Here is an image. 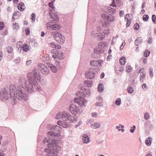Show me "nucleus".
<instances>
[{
    "label": "nucleus",
    "mask_w": 156,
    "mask_h": 156,
    "mask_svg": "<svg viewBox=\"0 0 156 156\" xmlns=\"http://www.w3.org/2000/svg\"><path fill=\"white\" fill-rule=\"evenodd\" d=\"M12 98L14 102L17 98L18 100L23 99L27 101L28 95L22 85L17 86V89L15 85L11 84L9 87L2 89L0 91V98L2 100L5 101Z\"/></svg>",
    "instance_id": "nucleus-1"
},
{
    "label": "nucleus",
    "mask_w": 156,
    "mask_h": 156,
    "mask_svg": "<svg viewBox=\"0 0 156 156\" xmlns=\"http://www.w3.org/2000/svg\"><path fill=\"white\" fill-rule=\"evenodd\" d=\"M37 68L33 69L32 72L28 73L27 78L28 80H29L28 84H26V87L29 88V90H33V85H36L37 83L40 80V73Z\"/></svg>",
    "instance_id": "nucleus-2"
},
{
    "label": "nucleus",
    "mask_w": 156,
    "mask_h": 156,
    "mask_svg": "<svg viewBox=\"0 0 156 156\" xmlns=\"http://www.w3.org/2000/svg\"><path fill=\"white\" fill-rule=\"evenodd\" d=\"M44 143L48 145V148L44 149V151L45 152H55L57 153L61 147L57 144V140L54 139L51 137H47L43 140Z\"/></svg>",
    "instance_id": "nucleus-3"
},
{
    "label": "nucleus",
    "mask_w": 156,
    "mask_h": 156,
    "mask_svg": "<svg viewBox=\"0 0 156 156\" xmlns=\"http://www.w3.org/2000/svg\"><path fill=\"white\" fill-rule=\"evenodd\" d=\"M49 14L52 20V22H49L47 23L46 26L47 29L51 31L60 29L61 28V26L59 25L54 23L58 20V16L53 14L52 12H50Z\"/></svg>",
    "instance_id": "nucleus-4"
},
{
    "label": "nucleus",
    "mask_w": 156,
    "mask_h": 156,
    "mask_svg": "<svg viewBox=\"0 0 156 156\" xmlns=\"http://www.w3.org/2000/svg\"><path fill=\"white\" fill-rule=\"evenodd\" d=\"M61 129V127L58 126H53L51 128V131L48 132V134L52 138L54 137L58 138L61 136L59 133Z\"/></svg>",
    "instance_id": "nucleus-5"
},
{
    "label": "nucleus",
    "mask_w": 156,
    "mask_h": 156,
    "mask_svg": "<svg viewBox=\"0 0 156 156\" xmlns=\"http://www.w3.org/2000/svg\"><path fill=\"white\" fill-rule=\"evenodd\" d=\"M27 80L28 81H27L26 78L23 76H22L20 77L18 80L19 85L18 86H19L20 85H22V87L24 88L25 90H26L28 93L31 94L34 91V88L33 86V90H29V88H28V87H27V88L26 84H28V82H29V80Z\"/></svg>",
    "instance_id": "nucleus-6"
},
{
    "label": "nucleus",
    "mask_w": 156,
    "mask_h": 156,
    "mask_svg": "<svg viewBox=\"0 0 156 156\" xmlns=\"http://www.w3.org/2000/svg\"><path fill=\"white\" fill-rule=\"evenodd\" d=\"M51 35L55 40L60 44H63L65 40V38L63 35L57 31L52 32Z\"/></svg>",
    "instance_id": "nucleus-7"
},
{
    "label": "nucleus",
    "mask_w": 156,
    "mask_h": 156,
    "mask_svg": "<svg viewBox=\"0 0 156 156\" xmlns=\"http://www.w3.org/2000/svg\"><path fill=\"white\" fill-rule=\"evenodd\" d=\"M107 45L108 44L104 41L100 42L98 44V47H96L94 48L95 52L99 53H103Z\"/></svg>",
    "instance_id": "nucleus-8"
},
{
    "label": "nucleus",
    "mask_w": 156,
    "mask_h": 156,
    "mask_svg": "<svg viewBox=\"0 0 156 156\" xmlns=\"http://www.w3.org/2000/svg\"><path fill=\"white\" fill-rule=\"evenodd\" d=\"M62 119L64 121L69 120L71 122L76 121L75 118L74 116L71 115L69 113L65 111L62 112Z\"/></svg>",
    "instance_id": "nucleus-9"
},
{
    "label": "nucleus",
    "mask_w": 156,
    "mask_h": 156,
    "mask_svg": "<svg viewBox=\"0 0 156 156\" xmlns=\"http://www.w3.org/2000/svg\"><path fill=\"white\" fill-rule=\"evenodd\" d=\"M37 67L43 74L47 75L48 74L49 70L48 67L44 64L41 63H39L37 65Z\"/></svg>",
    "instance_id": "nucleus-10"
},
{
    "label": "nucleus",
    "mask_w": 156,
    "mask_h": 156,
    "mask_svg": "<svg viewBox=\"0 0 156 156\" xmlns=\"http://www.w3.org/2000/svg\"><path fill=\"white\" fill-rule=\"evenodd\" d=\"M43 60L45 63L48 64V66L53 73H56L57 72V68L54 65L50 63H48V62L50 60L49 57L48 56H46V57L43 58Z\"/></svg>",
    "instance_id": "nucleus-11"
},
{
    "label": "nucleus",
    "mask_w": 156,
    "mask_h": 156,
    "mask_svg": "<svg viewBox=\"0 0 156 156\" xmlns=\"http://www.w3.org/2000/svg\"><path fill=\"white\" fill-rule=\"evenodd\" d=\"M80 99L77 98H75L74 100V102L77 103L81 107L85 106L87 102V100L82 97H80Z\"/></svg>",
    "instance_id": "nucleus-12"
},
{
    "label": "nucleus",
    "mask_w": 156,
    "mask_h": 156,
    "mask_svg": "<svg viewBox=\"0 0 156 156\" xmlns=\"http://www.w3.org/2000/svg\"><path fill=\"white\" fill-rule=\"evenodd\" d=\"M101 16L103 19L108 22H113L115 20L114 17L112 15L108 14L103 13L101 14Z\"/></svg>",
    "instance_id": "nucleus-13"
},
{
    "label": "nucleus",
    "mask_w": 156,
    "mask_h": 156,
    "mask_svg": "<svg viewBox=\"0 0 156 156\" xmlns=\"http://www.w3.org/2000/svg\"><path fill=\"white\" fill-rule=\"evenodd\" d=\"M144 67H142L138 72L140 74V81L141 83H143L145 80L146 72L144 70Z\"/></svg>",
    "instance_id": "nucleus-14"
},
{
    "label": "nucleus",
    "mask_w": 156,
    "mask_h": 156,
    "mask_svg": "<svg viewBox=\"0 0 156 156\" xmlns=\"http://www.w3.org/2000/svg\"><path fill=\"white\" fill-rule=\"evenodd\" d=\"M40 82L42 85L45 84L46 83V81L44 79H42L40 77V80L37 83V84L36 86L33 85V87L37 91H40L41 90V88L40 86L38 84V83Z\"/></svg>",
    "instance_id": "nucleus-15"
},
{
    "label": "nucleus",
    "mask_w": 156,
    "mask_h": 156,
    "mask_svg": "<svg viewBox=\"0 0 156 156\" xmlns=\"http://www.w3.org/2000/svg\"><path fill=\"white\" fill-rule=\"evenodd\" d=\"M82 93L81 94L84 97H88L90 96L91 94L90 90L89 89H86L84 87H82L80 89Z\"/></svg>",
    "instance_id": "nucleus-16"
},
{
    "label": "nucleus",
    "mask_w": 156,
    "mask_h": 156,
    "mask_svg": "<svg viewBox=\"0 0 156 156\" xmlns=\"http://www.w3.org/2000/svg\"><path fill=\"white\" fill-rule=\"evenodd\" d=\"M69 109L71 113L74 115L76 114L79 110L78 107L74 104L70 105Z\"/></svg>",
    "instance_id": "nucleus-17"
},
{
    "label": "nucleus",
    "mask_w": 156,
    "mask_h": 156,
    "mask_svg": "<svg viewBox=\"0 0 156 156\" xmlns=\"http://www.w3.org/2000/svg\"><path fill=\"white\" fill-rule=\"evenodd\" d=\"M91 34L92 35H95V36L97 37L100 40H102L105 37L104 33L102 32L95 33L94 31H92Z\"/></svg>",
    "instance_id": "nucleus-18"
},
{
    "label": "nucleus",
    "mask_w": 156,
    "mask_h": 156,
    "mask_svg": "<svg viewBox=\"0 0 156 156\" xmlns=\"http://www.w3.org/2000/svg\"><path fill=\"white\" fill-rule=\"evenodd\" d=\"M103 61L101 60H92L90 62V63L92 66H101Z\"/></svg>",
    "instance_id": "nucleus-19"
},
{
    "label": "nucleus",
    "mask_w": 156,
    "mask_h": 156,
    "mask_svg": "<svg viewBox=\"0 0 156 156\" xmlns=\"http://www.w3.org/2000/svg\"><path fill=\"white\" fill-rule=\"evenodd\" d=\"M82 139L83 143L87 144L90 142V139L88 136L86 134H83Z\"/></svg>",
    "instance_id": "nucleus-20"
},
{
    "label": "nucleus",
    "mask_w": 156,
    "mask_h": 156,
    "mask_svg": "<svg viewBox=\"0 0 156 156\" xmlns=\"http://www.w3.org/2000/svg\"><path fill=\"white\" fill-rule=\"evenodd\" d=\"M144 126L148 130H151L153 128V125L150 121H146L144 123Z\"/></svg>",
    "instance_id": "nucleus-21"
},
{
    "label": "nucleus",
    "mask_w": 156,
    "mask_h": 156,
    "mask_svg": "<svg viewBox=\"0 0 156 156\" xmlns=\"http://www.w3.org/2000/svg\"><path fill=\"white\" fill-rule=\"evenodd\" d=\"M57 124L62 127L64 128H66L68 126L69 123L66 122L62 121H58L57 122Z\"/></svg>",
    "instance_id": "nucleus-22"
},
{
    "label": "nucleus",
    "mask_w": 156,
    "mask_h": 156,
    "mask_svg": "<svg viewBox=\"0 0 156 156\" xmlns=\"http://www.w3.org/2000/svg\"><path fill=\"white\" fill-rule=\"evenodd\" d=\"M85 76L87 79H93L95 76V73L91 71L86 72Z\"/></svg>",
    "instance_id": "nucleus-23"
},
{
    "label": "nucleus",
    "mask_w": 156,
    "mask_h": 156,
    "mask_svg": "<svg viewBox=\"0 0 156 156\" xmlns=\"http://www.w3.org/2000/svg\"><path fill=\"white\" fill-rule=\"evenodd\" d=\"M125 20L127 22L126 23V26L128 27L129 26L131 20H130V14H127L125 17Z\"/></svg>",
    "instance_id": "nucleus-24"
},
{
    "label": "nucleus",
    "mask_w": 156,
    "mask_h": 156,
    "mask_svg": "<svg viewBox=\"0 0 156 156\" xmlns=\"http://www.w3.org/2000/svg\"><path fill=\"white\" fill-rule=\"evenodd\" d=\"M101 126V124L100 122H95L91 125V127L93 129H96L99 128Z\"/></svg>",
    "instance_id": "nucleus-25"
},
{
    "label": "nucleus",
    "mask_w": 156,
    "mask_h": 156,
    "mask_svg": "<svg viewBox=\"0 0 156 156\" xmlns=\"http://www.w3.org/2000/svg\"><path fill=\"white\" fill-rule=\"evenodd\" d=\"M29 44L32 46L34 47H36L38 44L36 41L33 39H30L29 41Z\"/></svg>",
    "instance_id": "nucleus-26"
},
{
    "label": "nucleus",
    "mask_w": 156,
    "mask_h": 156,
    "mask_svg": "<svg viewBox=\"0 0 156 156\" xmlns=\"http://www.w3.org/2000/svg\"><path fill=\"white\" fill-rule=\"evenodd\" d=\"M25 6L23 3L21 2L18 5V8L20 11H23L25 9Z\"/></svg>",
    "instance_id": "nucleus-27"
},
{
    "label": "nucleus",
    "mask_w": 156,
    "mask_h": 156,
    "mask_svg": "<svg viewBox=\"0 0 156 156\" xmlns=\"http://www.w3.org/2000/svg\"><path fill=\"white\" fill-rule=\"evenodd\" d=\"M142 40L141 37L137 38L135 41V44L136 46L140 45L142 43Z\"/></svg>",
    "instance_id": "nucleus-28"
},
{
    "label": "nucleus",
    "mask_w": 156,
    "mask_h": 156,
    "mask_svg": "<svg viewBox=\"0 0 156 156\" xmlns=\"http://www.w3.org/2000/svg\"><path fill=\"white\" fill-rule=\"evenodd\" d=\"M108 12L110 14H113L115 12V10L114 8L108 7L107 8Z\"/></svg>",
    "instance_id": "nucleus-29"
},
{
    "label": "nucleus",
    "mask_w": 156,
    "mask_h": 156,
    "mask_svg": "<svg viewBox=\"0 0 156 156\" xmlns=\"http://www.w3.org/2000/svg\"><path fill=\"white\" fill-rule=\"evenodd\" d=\"M98 89L99 92H103L104 89V86L101 83L99 84L98 86Z\"/></svg>",
    "instance_id": "nucleus-30"
},
{
    "label": "nucleus",
    "mask_w": 156,
    "mask_h": 156,
    "mask_svg": "<svg viewBox=\"0 0 156 156\" xmlns=\"http://www.w3.org/2000/svg\"><path fill=\"white\" fill-rule=\"evenodd\" d=\"M152 139L151 137H148L145 140V142L146 144L148 146H149L151 145Z\"/></svg>",
    "instance_id": "nucleus-31"
},
{
    "label": "nucleus",
    "mask_w": 156,
    "mask_h": 156,
    "mask_svg": "<svg viewBox=\"0 0 156 156\" xmlns=\"http://www.w3.org/2000/svg\"><path fill=\"white\" fill-rule=\"evenodd\" d=\"M29 50V48L28 45L26 44H24L23 46L22 47V50L25 51H27Z\"/></svg>",
    "instance_id": "nucleus-32"
},
{
    "label": "nucleus",
    "mask_w": 156,
    "mask_h": 156,
    "mask_svg": "<svg viewBox=\"0 0 156 156\" xmlns=\"http://www.w3.org/2000/svg\"><path fill=\"white\" fill-rule=\"evenodd\" d=\"M119 61L121 65H124L126 63V58L124 57H122L120 58Z\"/></svg>",
    "instance_id": "nucleus-33"
},
{
    "label": "nucleus",
    "mask_w": 156,
    "mask_h": 156,
    "mask_svg": "<svg viewBox=\"0 0 156 156\" xmlns=\"http://www.w3.org/2000/svg\"><path fill=\"white\" fill-rule=\"evenodd\" d=\"M94 53L92 55V57L93 58H99L100 57L99 54H100L101 53H95L94 51Z\"/></svg>",
    "instance_id": "nucleus-34"
},
{
    "label": "nucleus",
    "mask_w": 156,
    "mask_h": 156,
    "mask_svg": "<svg viewBox=\"0 0 156 156\" xmlns=\"http://www.w3.org/2000/svg\"><path fill=\"white\" fill-rule=\"evenodd\" d=\"M150 118V115L148 112H146L144 114V119L146 120H148Z\"/></svg>",
    "instance_id": "nucleus-35"
},
{
    "label": "nucleus",
    "mask_w": 156,
    "mask_h": 156,
    "mask_svg": "<svg viewBox=\"0 0 156 156\" xmlns=\"http://www.w3.org/2000/svg\"><path fill=\"white\" fill-rule=\"evenodd\" d=\"M48 154H47L46 156H58L57 153L55 152H47Z\"/></svg>",
    "instance_id": "nucleus-36"
},
{
    "label": "nucleus",
    "mask_w": 156,
    "mask_h": 156,
    "mask_svg": "<svg viewBox=\"0 0 156 156\" xmlns=\"http://www.w3.org/2000/svg\"><path fill=\"white\" fill-rule=\"evenodd\" d=\"M62 112L61 113V112H58L55 117V118L56 119H59L61 118L62 119Z\"/></svg>",
    "instance_id": "nucleus-37"
},
{
    "label": "nucleus",
    "mask_w": 156,
    "mask_h": 156,
    "mask_svg": "<svg viewBox=\"0 0 156 156\" xmlns=\"http://www.w3.org/2000/svg\"><path fill=\"white\" fill-rule=\"evenodd\" d=\"M121 100L120 98H117L115 100V104L119 106L121 104Z\"/></svg>",
    "instance_id": "nucleus-38"
},
{
    "label": "nucleus",
    "mask_w": 156,
    "mask_h": 156,
    "mask_svg": "<svg viewBox=\"0 0 156 156\" xmlns=\"http://www.w3.org/2000/svg\"><path fill=\"white\" fill-rule=\"evenodd\" d=\"M55 53L56 54L58 58L60 59L62 58V53L61 51H58L57 52H55Z\"/></svg>",
    "instance_id": "nucleus-39"
},
{
    "label": "nucleus",
    "mask_w": 156,
    "mask_h": 156,
    "mask_svg": "<svg viewBox=\"0 0 156 156\" xmlns=\"http://www.w3.org/2000/svg\"><path fill=\"white\" fill-rule=\"evenodd\" d=\"M13 50L11 46L8 47L6 49V51L8 53H11Z\"/></svg>",
    "instance_id": "nucleus-40"
},
{
    "label": "nucleus",
    "mask_w": 156,
    "mask_h": 156,
    "mask_svg": "<svg viewBox=\"0 0 156 156\" xmlns=\"http://www.w3.org/2000/svg\"><path fill=\"white\" fill-rule=\"evenodd\" d=\"M149 16L147 15H144L143 17V20L144 21H147L148 20Z\"/></svg>",
    "instance_id": "nucleus-41"
},
{
    "label": "nucleus",
    "mask_w": 156,
    "mask_h": 156,
    "mask_svg": "<svg viewBox=\"0 0 156 156\" xmlns=\"http://www.w3.org/2000/svg\"><path fill=\"white\" fill-rule=\"evenodd\" d=\"M91 115L93 118H96L98 116V114L96 112H93L91 113Z\"/></svg>",
    "instance_id": "nucleus-42"
},
{
    "label": "nucleus",
    "mask_w": 156,
    "mask_h": 156,
    "mask_svg": "<svg viewBox=\"0 0 156 156\" xmlns=\"http://www.w3.org/2000/svg\"><path fill=\"white\" fill-rule=\"evenodd\" d=\"M84 83L85 84H86L88 87H90L91 86V83L89 81L87 80L85 81Z\"/></svg>",
    "instance_id": "nucleus-43"
},
{
    "label": "nucleus",
    "mask_w": 156,
    "mask_h": 156,
    "mask_svg": "<svg viewBox=\"0 0 156 156\" xmlns=\"http://www.w3.org/2000/svg\"><path fill=\"white\" fill-rule=\"evenodd\" d=\"M13 28L14 29H18L19 28V26L18 25V24L16 23H13L12 24Z\"/></svg>",
    "instance_id": "nucleus-44"
},
{
    "label": "nucleus",
    "mask_w": 156,
    "mask_h": 156,
    "mask_svg": "<svg viewBox=\"0 0 156 156\" xmlns=\"http://www.w3.org/2000/svg\"><path fill=\"white\" fill-rule=\"evenodd\" d=\"M31 19L32 20V22H33L35 21V14L34 13H32L31 15Z\"/></svg>",
    "instance_id": "nucleus-45"
},
{
    "label": "nucleus",
    "mask_w": 156,
    "mask_h": 156,
    "mask_svg": "<svg viewBox=\"0 0 156 156\" xmlns=\"http://www.w3.org/2000/svg\"><path fill=\"white\" fill-rule=\"evenodd\" d=\"M18 12H14V13L13 14V16H12V19L13 20H15V19H17V17H16L17 15V14Z\"/></svg>",
    "instance_id": "nucleus-46"
},
{
    "label": "nucleus",
    "mask_w": 156,
    "mask_h": 156,
    "mask_svg": "<svg viewBox=\"0 0 156 156\" xmlns=\"http://www.w3.org/2000/svg\"><path fill=\"white\" fill-rule=\"evenodd\" d=\"M133 90L132 87H129L127 89V91L129 93L131 94L133 93Z\"/></svg>",
    "instance_id": "nucleus-47"
},
{
    "label": "nucleus",
    "mask_w": 156,
    "mask_h": 156,
    "mask_svg": "<svg viewBox=\"0 0 156 156\" xmlns=\"http://www.w3.org/2000/svg\"><path fill=\"white\" fill-rule=\"evenodd\" d=\"M109 30L108 29H105L104 30V31L102 32L104 33V34L105 35H108L110 33Z\"/></svg>",
    "instance_id": "nucleus-48"
},
{
    "label": "nucleus",
    "mask_w": 156,
    "mask_h": 156,
    "mask_svg": "<svg viewBox=\"0 0 156 156\" xmlns=\"http://www.w3.org/2000/svg\"><path fill=\"white\" fill-rule=\"evenodd\" d=\"M54 0L53 1H52L51 2H49V7L51 9L54 8V7L53 6V3Z\"/></svg>",
    "instance_id": "nucleus-49"
},
{
    "label": "nucleus",
    "mask_w": 156,
    "mask_h": 156,
    "mask_svg": "<svg viewBox=\"0 0 156 156\" xmlns=\"http://www.w3.org/2000/svg\"><path fill=\"white\" fill-rule=\"evenodd\" d=\"M142 88L144 91H146L147 89V85L145 83H143L142 85Z\"/></svg>",
    "instance_id": "nucleus-50"
},
{
    "label": "nucleus",
    "mask_w": 156,
    "mask_h": 156,
    "mask_svg": "<svg viewBox=\"0 0 156 156\" xmlns=\"http://www.w3.org/2000/svg\"><path fill=\"white\" fill-rule=\"evenodd\" d=\"M152 21L155 23L156 24V16L155 15H153L152 16Z\"/></svg>",
    "instance_id": "nucleus-51"
},
{
    "label": "nucleus",
    "mask_w": 156,
    "mask_h": 156,
    "mask_svg": "<svg viewBox=\"0 0 156 156\" xmlns=\"http://www.w3.org/2000/svg\"><path fill=\"white\" fill-rule=\"evenodd\" d=\"M132 70V68L130 66H128L126 67V72L129 73Z\"/></svg>",
    "instance_id": "nucleus-52"
},
{
    "label": "nucleus",
    "mask_w": 156,
    "mask_h": 156,
    "mask_svg": "<svg viewBox=\"0 0 156 156\" xmlns=\"http://www.w3.org/2000/svg\"><path fill=\"white\" fill-rule=\"evenodd\" d=\"M139 28V25L137 23H136L134 26V28L136 30H138Z\"/></svg>",
    "instance_id": "nucleus-53"
},
{
    "label": "nucleus",
    "mask_w": 156,
    "mask_h": 156,
    "mask_svg": "<svg viewBox=\"0 0 156 156\" xmlns=\"http://www.w3.org/2000/svg\"><path fill=\"white\" fill-rule=\"evenodd\" d=\"M131 129L130 130V131L131 133H133L134 132V130L136 128V126L135 125H133V127H131Z\"/></svg>",
    "instance_id": "nucleus-54"
},
{
    "label": "nucleus",
    "mask_w": 156,
    "mask_h": 156,
    "mask_svg": "<svg viewBox=\"0 0 156 156\" xmlns=\"http://www.w3.org/2000/svg\"><path fill=\"white\" fill-rule=\"evenodd\" d=\"M150 53V52L149 51H146L144 53V55L145 57H147L149 55Z\"/></svg>",
    "instance_id": "nucleus-55"
},
{
    "label": "nucleus",
    "mask_w": 156,
    "mask_h": 156,
    "mask_svg": "<svg viewBox=\"0 0 156 156\" xmlns=\"http://www.w3.org/2000/svg\"><path fill=\"white\" fill-rule=\"evenodd\" d=\"M97 99L98 101H99L100 103L102 102H103V99L101 97V96H98Z\"/></svg>",
    "instance_id": "nucleus-56"
},
{
    "label": "nucleus",
    "mask_w": 156,
    "mask_h": 156,
    "mask_svg": "<svg viewBox=\"0 0 156 156\" xmlns=\"http://www.w3.org/2000/svg\"><path fill=\"white\" fill-rule=\"evenodd\" d=\"M14 62L16 64H18L20 62V59L19 58H16V59L14 60Z\"/></svg>",
    "instance_id": "nucleus-57"
},
{
    "label": "nucleus",
    "mask_w": 156,
    "mask_h": 156,
    "mask_svg": "<svg viewBox=\"0 0 156 156\" xmlns=\"http://www.w3.org/2000/svg\"><path fill=\"white\" fill-rule=\"evenodd\" d=\"M103 140H102L99 139L97 140L96 142L98 144H101L103 143Z\"/></svg>",
    "instance_id": "nucleus-58"
},
{
    "label": "nucleus",
    "mask_w": 156,
    "mask_h": 156,
    "mask_svg": "<svg viewBox=\"0 0 156 156\" xmlns=\"http://www.w3.org/2000/svg\"><path fill=\"white\" fill-rule=\"evenodd\" d=\"M81 93H82V91L81 90V91H78L76 92V96H79L80 97V95L81 96L82 95Z\"/></svg>",
    "instance_id": "nucleus-59"
},
{
    "label": "nucleus",
    "mask_w": 156,
    "mask_h": 156,
    "mask_svg": "<svg viewBox=\"0 0 156 156\" xmlns=\"http://www.w3.org/2000/svg\"><path fill=\"white\" fill-rule=\"evenodd\" d=\"M153 69L152 68H150L149 69V73L150 74V76H153Z\"/></svg>",
    "instance_id": "nucleus-60"
},
{
    "label": "nucleus",
    "mask_w": 156,
    "mask_h": 156,
    "mask_svg": "<svg viewBox=\"0 0 156 156\" xmlns=\"http://www.w3.org/2000/svg\"><path fill=\"white\" fill-rule=\"evenodd\" d=\"M4 26V25L3 22H0V30H2Z\"/></svg>",
    "instance_id": "nucleus-61"
},
{
    "label": "nucleus",
    "mask_w": 156,
    "mask_h": 156,
    "mask_svg": "<svg viewBox=\"0 0 156 156\" xmlns=\"http://www.w3.org/2000/svg\"><path fill=\"white\" fill-rule=\"evenodd\" d=\"M22 45V43L21 41L18 42L16 44V46L17 48H19L20 46H21Z\"/></svg>",
    "instance_id": "nucleus-62"
},
{
    "label": "nucleus",
    "mask_w": 156,
    "mask_h": 156,
    "mask_svg": "<svg viewBox=\"0 0 156 156\" xmlns=\"http://www.w3.org/2000/svg\"><path fill=\"white\" fill-rule=\"evenodd\" d=\"M124 11L123 10L119 12V15L120 17H122L123 16L124 14Z\"/></svg>",
    "instance_id": "nucleus-63"
},
{
    "label": "nucleus",
    "mask_w": 156,
    "mask_h": 156,
    "mask_svg": "<svg viewBox=\"0 0 156 156\" xmlns=\"http://www.w3.org/2000/svg\"><path fill=\"white\" fill-rule=\"evenodd\" d=\"M26 34L27 35H29L30 33V30L29 28H27L26 30Z\"/></svg>",
    "instance_id": "nucleus-64"
}]
</instances>
